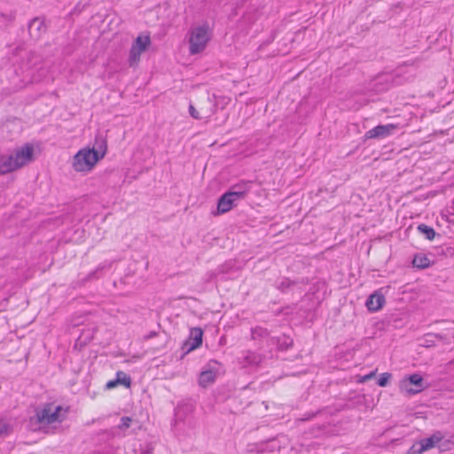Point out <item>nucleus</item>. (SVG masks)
<instances>
[{
	"label": "nucleus",
	"instance_id": "obj_11",
	"mask_svg": "<svg viewBox=\"0 0 454 454\" xmlns=\"http://www.w3.org/2000/svg\"><path fill=\"white\" fill-rule=\"evenodd\" d=\"M262 355L252 350H245L239 357V363L242 367L256 366L262 363Z\"/></svg>",
	"mask_w": 454,
	"mask_h": 454
},
{
	"label": "nucleus",
	"instance_id": "obj_24",
	"mask_svg": "<svg viewBox=\"0 0 454 454\" xmlns=\"http://www.w3.org/2000/svg\"><path fill=\"white\" fill-rule=\"evenodd\" d=\"M150 43H151V39L149 36H145V37L137 36L132 45L143 47V51H145Z\"/></svg>",
	"mask_w": 454,
	"mask_h": 454
},
{
	"label": "nucleus",
	"instance_id": "obj_17",
	"mask_svg": "<svg viewBox=\"0 0 454 454\" xmlns=\"http://www.w3.org/2000/svg\"><path fill=\"white\" fill-rule=\"evenodd\" d=\"M216 372L211 369L202 371L199 377V384L202 387H207L208 385L215 382Z\"/></svg>",
	"mask_w": 454,
	"mask_h": 454
},
{
	"label": "nucleus",
	"instance_id": "obj_14",
	"mask_svg": "<svg viewBox=\"0 0 454 454\" xmlns=\"http://www.w3.org/2000/svg\"><path fill=\"white\" fill-rule=\"evenodd\" d=\"M443 434L440 431L434 432L431 436L427 438L421 439L419 442L421 443V450H425V451L434 448L443 439Z\"/></svg>",
	"mask_w": 454,
	"mask_h": 454
},
{
	"label": "nucleus",
	"instance_id": "obj_16",
	"mask_svg": "<svg viewBox=\"0 0 454 454\" xmlns=\"http://www.w3.org/2000/svg\"><path fill=\"white\" fill-rule=\"evenodd\" d=\"M445 331H446L445 333H429V337L434 338V339H436V342L440 341L443 344L451 343V340L454 342V329L448 328Z\"/></svg>",
	"mask_w": 454,
	"mask_h": 454
},
{
	"label": "nucleus",
	"instance_id": "obj_25",
	"mask_svg": "<svg viewBox=\"0 0 454 454\" xmlns=\"http://www.w3.org/2000/svg\"><path fill=\"white\" fill-rule=\"evenodd\" d=\"M391 377H392V374L389 373V372L381 373L380 375V378L377 380V384L380 387H386L388 384L389 380L391 379Z\"/></svg>",
	"mask_w": 454,
	"mask_h": 454
},
{
	"label": "nucleus",
	"instance_id": "obj_9",
	"mask_svg": "<svg viewBox=\"0 0 454 454\" xmlns=\"http://www.w3.org/2000/svg\"><path fill=\"white\" fill-rule=\"evenodd\" d=\"M236 197L228 191L222 194L217 200L216 215L225 214L236 207L239 202Z\"/></svg>",
	"mask_w": 454,
	"mask_h": 454
},
{
	"label": "nucleus",
	"instance_id": "obj_32",
	"mask_svg": "<svg viewBox=\"0 0 454 454\" xmlns=\"http://www.w3.org/2000/svg\"><path fill=\"white\" fill-rule=\"evenodd\" d=\"M374 375H375V372H372L369 374L363 376L360 382L367 381V380H371Z\"/></svg>",
	"mask_w": 454,
	"mask_h": 454
},
{
	"label": "nucleus",
	"instance_id": "obj_4",
	"mask_svg": "<svg viewBox=\"0 0 454 454\" xmlns=\"http://www.w3.org/2000/svg\"><path fill=\"white\" fill-rule=\"evenodd\" d=\"M209 40L208 26H199L191 31L189 39L191 54H197L202 51Z\"/></svg>",
	"mask_w": 454,
	"mask_h": 454
},
{
	"label": "nucleus",
	"instance_id": "obj_8",
	"mask_svg": "<svg viewBox=\"0 0 454 454\" xmlns=\"http://www.w3.org/2000/svg\"><path fill=\"white\" fill-rule=\"evenodd\" d=\"M207 104L208 107L205 108L203 106L200 107V112L198 111L195 106L192 104L189 106V114L191 116L196 120H200L202 118H208L212 116L217 109L216 102L212 99L209 96L207 97Z\"/></svg>",
	"mask_w": 454,
	"mask_h": 454
},
{
	"label": "nucleus",
	"instance_id": "obj_12",
	"mask_svg": "<svg viewBox=\"0 0 454 454\" xmlns=\"http://www.w3.org/2000/svg\"><path fill=\"white\" fill-rule=\"evenodd\" d=\"M252 182L241 181L230 187L228 192H231L233 195H237L236 200L239 201L244 200L250 191Z\"/></svg>",
	"mask_w": 454,
	"mask_h": 454
},
{
	"label": "nucleus",
	"instance_id": "obj_5",
	"mask_svg": "<svg viewBox=\"0 0 454 454\" xmlns=\"http://www.w3.org/2000/svg\"><path fill=\"white\" fill-rule=\"evenodd\" d=\"M48 27L44 16H36L27 23V32L33 41L40 40L46 33Z\"/></svg>",
	"mask_w": 454,
	"mask_h": 454
},
{
	"label": "nucleus",
	"instance_id": "obj_26",
	"mask_svg": "<svg viewBox=\"0 0 454 454\" xmlns=\"http://www.w3.org/2000/svg\"><path fill=\"white\" fill-rule=\"evenodd\" d=\"M423 346L427 348H432L436 346V339L430 338L429 333L425 334L423 339Z\"/></svg>",
	"mask_w": 454,
	"mask_h": 454
},
{
	"label": "nucleus",
	"instance_id": "obj_31",
	"mask_svg": "<svg viewBox=\"0 0 454 454\" xmlns=\"http://www.w3.org/2000/svg\"><path fill=\"white\" fill-rule=\"evenodd\" d=\"M117 385H118V383H117L116 379H115V380H109V381L106 384V389H112V388L115 387Z\"/></svg>",
	"mask_w": 454,
	"mask_h": 454
},
{
	"label": "nucleus",
	"instance_id": "obj_19",
	"mask_svg": "<svg viewBox=\"0 0 454 454\" xmlns=\"http://www.w3.org/2000/svg\"><path fill=\"white\" fill-rule=\"evenodd\" d=\"M418 231L420 234H422L427 239L433 240L436 236L441 237L440 234L436 233L433 227L428 226L425 223H420L418 226Z\"/></svg>",
	"mask_w": 454,
	"mask_h": 454
},
{
	"label": "nucleus",
	"instance_id": "obj_20",
	"mask_svg": "<svg viewBox=\"0 0 454 454\" xmlns=\"http://www.w3.org/2000/svg\"><path fill=\"white\" fill-rule=\"evenodd\" d=\"M143 51V47L133 45L131 46L129 54V63L130 67L137 64L140 59V55Z\"/></svg>",
	"mask_w": 454,
	"mask_h": 454
},
{
	"label": "nucleus",
	"instance_id": "obj_2",
	"mask_svg": "<svg viewBox=\"0 0 454 454\" xmlns=\"http://www.w3.org/2000/svg\"><path fill=\"white\" fill-rule=\"evenodd\" d=\"M97 153L90 148H83L79 150L73 159V168L77 172H87L98 161Z\"/></svg>",
	"mask_w": 454,
	"mask_h": 454
},
{
	"label": "nucleus",
	"instance_id": "obj_29",
	"mask_svg": "<svg viewBox=\"0 0 454 454\" xmlns=\"http://www.w3.org/2000/svg\"><path fill=\"white\" fill-rule=\"evenodd\" d=\"M292 346H293V340L290 339L289 337H286V336H284V340L279 343L280 348L284 349V350L288 349Z\"/></svg>",
	"mask_w": 454,
	"mask_h": 454
},
{
	"label": "nucleus",
	"instance_id": "obj_13",
	"mask_svg": "<svg viewBox=\"0 0 454 454\" xmlns=\"http://www.w3.org/2000/svg\"><path fill=\"white\" fill-rule=\"evenodd\" d=\"M385 301V296L380 291H375L368 297L365 305L369 311H378L383 307Z\"/></svg>",
	"mask_w": 454,
	"mask_h": 454
},
{
	"label": "nucleus",
	"instance_id": "obj_1",
	"mask_svg": "<svg viewBox=\"0 0 454 454\" xmlns=\"http://www.w3.org/2000/svg\"><path fill=\"white\" fill-rule=\"evenodd\" d=\"M33 153V145L26 144L21 148L15 150L10 155H1L0 174L5 175L20 168L27 162L32 160Z\"/></svg>",
	"mask_w": 454,
	"mask_h": 454
},
{
	"label": "nucleus",
	"instance_id": "obj_27",
	"mask_svg": "<svg viewBox=\"0 0 454 454\" xmlns=\"http://www.w3.org/2000/svg\"><path fill=\"white\" fill-rule=\"evenodd\" d=\"M425 450H421V443L416 442L414 443L407 451V454H422Z\"/></svg>",
	"mask_w": 454,
	"mask_h": 454
},
{
	"label": "nucleus",
	"instance_id": "obj_10",
	"mask_svg": "<svg viewBox=\"0 0 454 454\" xmlns=\"http://www.w3.org/2000/svg\"><path fill=\"white\" fill-rule=\"evenodd\" d=\"M397 129V125L395 124H386V125H378L373 129H371L364 134L365 139H380L385 138L391 135L394 130Z\"/></svg>",
	"mask_w": 454,
	"mask_h": 454
},
{
	"label": "nucleus",
	"instance_id": "obj_33",
	"mask_svg": "<svg viewBox=\"0 0 454 454\" xmlns=\"http://www.w3.org/2000/svg\"><path fill=\"white\" fill-rule=\"evenodd\" d=\"M102 269H103L102 267H98L95 270L91 271V272L88 275L87 279H91V278H95V277H96V274H97L99 270H101Z\"/></svg>",
	"mask_w": 454,
	"mask_h": 454
},
{
	"label": "nucleus",
	"instance_id": "obj_28",
	"mask_svg": "<svg viewBox=\"0 0 454 454\" xmlns=\"http://www.w3.org/2000/svg\"><path fill=\"white\" fill-rule=\"evenodd\" d=\"M131 418L129 417H122L121 419V423L118 426V428L121 430H125L130 427Z\"/></svg>",
	"mask_w": 454,
	"mask_h": 454
},
{
	"label": "nucleus",
	"instance_id": "obj_35",
	"mask_svg": "<svg viewBox=\"0 0 454 454\" xmlns=\"http://www.w3.org/2000/svg\"><path fill=\"white\" fill-rule=\"evenodd\" d=\"M156 334H157V333H156L155 332H151V333L148 334L147 338L154 337Z\"/></svg>",
	"mask_w": 454,
	"mask_h": 454
},
{
	"label": "nucleus",
	"instance_id": "obj_7",
	"mask_svg": "<svg viewBox=\"0 0 454 454\" xmlns=\"http://www.w3.org/2000/svg\"><path fill=\"white\" fill-rule=\"evenodd\" d=\"M401 389L409 395H415L423 390V378L418 373L410 375L402 381Z\"/></svg>",
	"mask_w": 454,
	"mask_h": 454
},
{
	"label": "nucleus",
	"instance_id": "obj_21",
	"mask_svg": "<svg viewBox=\"0 0 454 454\" xmlns=\"http://www.w3.org/2000/svg\"><path fill=\"white\" fill-rule=\"evenodd\" d=\"M116 380L118 385H122L126 387H130L131 386L130 376L122 371H118L116 372Z\"/></svg>",
	"mask_w": 454,
	"mask_h": 454
},
{
	"label": "nucleus",
	"instance_id": "obj_3",
	"mask_svg": "<svg viewBox=\"0 0 454 454\" xmlns=\"http://www.w3.org/2000/svg\"><path fill=\"white\" fill-rule=\"evenodd\" d=\"M63 408L60 405L53 406L52 403H46L43 409L35 411V420L38 424L49 425L54 422H61L65 419L62 413Z\"/></svg>",
	"mask_w": 454,
	"mask_h": 454
},
{
	"label": "nucleus",
	"instance_id": "obj_22",
	"mask_svg": "<svg viewBox=\"0 0 454 454\" xmlns=\"http://www.w3.org/2000/svg\"><path fill=\"white\" fill-rule=\"evenodd\" d=\"M251 335L253 340L264 339L270 335V332L262 326H256L251 329Z\"/></svg>",
	"mask_w": 454,
	"mask_h": 454
},
{
	"label": "nucleus",
	"instance_id": "obj_37",
	"mask_svg": "<svg viewBox=\"0 0 454 454\" xmlns=\"http://www.w3.org/2000/svg\"><path fill=\"white\" fill-rule=\"evenodd\" d=\"M452 208L454 209V199H453V201H452Z\"/></svg>",
	"mask_w": 454,
	"mask_h": 454
},
{
	"label": "nucleus",
	"instance_id": "obj_18",
	"mask_svg": "<svg viewBox=\"0 0 454 454\" xmlns=\"http://www.w3.org/2000/svg\"><path fill=\"white\" fill-rule=\"evenodd\" d=\"M431 260L423 254H416L412 260V265L415 268L423 270L431 265Z\"/></svg>",
	"mask_w": 454,
	"mask_h": 454
},
{
	"label": "nucleus",
	"instance_id": "obj_23",
	"mask_svg": "<svg viewBox=\"0 0 454 454\" xmlns=\"http://www.w3.org/2000/svg\"><path fill=\"white\" fill-rule=\"evenodd\" d=\"M294 285L295 281H293L288 278H283L280 281L276 283V288L282 293H285Z\"/></svg>",
	"mask_w": 454,
	"mask_h": 454
},
{
	"label": "nucleus",
	"instance_id": "obj_6",
	"mask_svg": "<svg viewBox=\"0 0 454 454\" xmlns=\"http://www.w3.org/2000/svg\"><path fill=\"white\" fill-rule=\"evenodd\" d=\"M203 331L200 327H193L191 329L189 339L184 341L182 345V350L184 356L189 352L198 348L202 344Z\"/></svg>",
	"mask_w": 454,
	"mask_h": 454
},
{
	"label": "nucleus",
	"instance_id": "obj_15",
	"mask_svg": "<svg viewBox=\"0 0 454 454\" xmlns=\"http://www.w3.org/2000/svg\"><path fill=\"white\" fill-rule=\"evenodd\" d=\"M90 150H93L95 153H97L98 160L102 159L107 150L106 139L100 134L97 135L95 137L94 146Z\"/></svg>",
	"mask_w": 454,
	"mask_h": 454
},
{
	"label": "nucleus",
	"instance_id": "obj_30",
	"mask_svg": "<svg viewBox=\"0 0 454 454\" xmlns=\"http://www.w3.org/2000/svg\"><path fill=\"white\" fill-rule=\"evenodd\" d=\"M442 253L445 256H454V246L451 247V246H449V247H446L443 250H442Z\"/></svg>",
	"mask_w": 454,
	"mask_h": 454
},
{
	"label": "nucleus",
	"instance_id": "obj_36",
	"mask_svg": "<svg viewBox=\"0 0 454 454\" xmlns=\"http://www.w3.org/2000/svg\"><path fill=\"white\" fill-rule=\"evenodd\" d=\"M14 19H15V14L12 12L10 14V20H13Z\"/></svg>",
	"mask_w": 454,
	"mask_h": 454
},
{
	"label": "nucleus",
	"instance_id": "obj_34",
	"mask_svg": "<svg viewBox=\"0 0 454 454\" xmlns=\"http://www.w3.org/2000/svg\"><path fill=\"white\" fill-rule=\"evenodd\" d=\"M140 454H153L152 450H145Z\"/></svg>",
	"mask_w": 454,
	"mask_h": 454
}]
</instances>
